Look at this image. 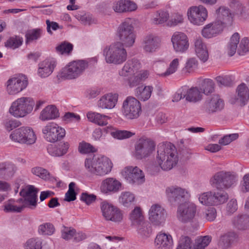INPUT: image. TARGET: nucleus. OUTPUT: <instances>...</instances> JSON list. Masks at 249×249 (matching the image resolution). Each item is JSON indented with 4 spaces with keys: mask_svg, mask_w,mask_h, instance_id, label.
Listing matches in <instances>:
<instances>
[{
    "mask_svg": "<svg viewBox=\"0 0 249 249\" xmlns=\"http://www.w3.org/2000/svg\"><path fill=\"white\" fill-rule=\"evenodd\" d=\"M178 161V152L175 146L169 142H162L158 146L155 164H152L150 168L157 172L160 169L169 171L177 164Z\"/></svg>",
    "mask_w": 249,
    "mask_h": 249,
    "instance_id": "f257e3e1",
    "label": "nucleus"
},
{
    "mask_svg": "<svg viewBox=\"0 0 249 249\" xmlns=\"http://www.w3.org/2000/svg\"><path fill=\"white\" fill-rule=\"evenodd\" d=\"M38 190L33 185H29L25 189L20 191L19 194L23 197L22 205L17 206L11 203H8L4 206V211L6 212H22L25 208H28L31 210H34L37 206Z\"/></svg>",
    "mask_w": 249,
    "mask_h": 249,
    "instance_id": "f03ea898",
    "label": "nucleus"
},
{
    "mask_svg": "<svg viewBox=\"0 0 249 249\" xmlns=\"http://www.w3.org/2000/svg\"><path fill=\"white\" fill-rule=\"evenodd\" d=\"M85 166L91 174L102 176L111 171L112 164L106 157L94 155L89 156L85 160Z\"/></svg>",
    "mask_w": 249,
    "mask_h": 249,
    "instance_id": "7ed1b4c3",
    "label": "nucleus"
},
{
    "mask_svg": "<svg viewBox=\"0 0 249 249\" xmlns=\"http://www.w3.org/2000/svg\"><path fill=\"white\" fill-rule=\"evenodd\" d=\"M238 181V175L234 172L220 171L213 176L210 182L218 190L228 189L233 187Z\"/></svg>",
    "mask_w": 249,
    "mask_h": 249,
    "instance_id": "20e7f679",
    "label": "nucleus"
},
{
    "mask_svg": "<svg viewBox=\"0 0 249 249\" xmlns=\"http://www.w3.org/2000/svg\"><path fill=\"white\" fill-rule=\"evenodd\" d=\"M133 19L126 18L119 26L117 36L121 43L125 47L132 46L135 42L136 35L133 26Z\"/></svg>",
    "mask_w": 249,
    "mask_h": 249,
    "instance_id": "39448f33",
    "label": "nucleus"
},
{
    "mask_svg": "<svg viewBox=\"0 0 249 249\" xmlns=\"http://www.w3.org/2000/svg\"><path fill=\"white\" fill-rule=\"evenodd\" d=\"M124 46L120 42H116L104 49V54L107 63L121 64L127 58V52Z\"/></svg>",
    "mask_w": 249,
    "mask_h": 249,
    "instance_id": "423d86ee",
    "label": "nucleus"
},
{
    "mask_svg": "<svg viewBox=\"0 0 249 249\" xmlns=\"http://www.w3.org/2000/svg\"><path fill=\"white\" fill-rule=\"evenodd\" d=\"M35 105L33 98L22 97L12 103L9 112L16 117H23L31 112Z\"/></svg>",
    "mask_w": 249,
    "mask_h": 249,
    "instance_id": "0eeeda50",
    "label": "nucleus"
},
{
    "mask_svg": "<svg viewBox=\"0 0 249 249\" xmlns=\"http://www.w3.org/2000/svg\"><path fill=\"white\" fill-rule=\"evenodd\" d=\"M141 104L136 98L128 96L124 101L122 112L128 120L137 119L142 113Z\"/></svg>",
    "mask_w": 249,
    "mask_h": 249,
    "instance_id": "6e6552de",
    "label": "nucleus"
},
{
    "mask_svg": "<svg viewBox=\"0 0 249 249\" xmlns=\"http://www.w3.org/2000/svg\"><path fill=\"white\" fill-rule=\"evenodd\" d=\"M88 67L85 60L73 61L62 70L61 76L68 79H74L80 75Z\"/></svg>",
    "mask_w": 249,
    "mask_h": 249,
    "instance_id": "1a4fd4ad",
    "label": "nucleus"
},
{
    "mask_svg": "<svg viewBox=\"0 0 249 249\" xmlns=\"http://www.w3.org/2000/svg\"><path fill=\"white\" fill-rule=\"evenodd\" d=\"M10 137L15 142L27 144H34L36 140L35 132L30 127H21L16 129Z\"/></svg>",
    "mask_w": 249,
    "mask_h": 249,
    "instance_id": "9d476101",
    "label": "nucleus"
},
{
    "mask_svg": "<svg viewBox=\"0 0 249 249\" xmlns=\"http://www.w3.org/2000/svg\"><path fill=\"white\" fill-rule=\"evenodd\" d=\"M155 144L150 139L142 138L135 145V157L141 160L148 157L154 151Z\"/></svg>",
    "mask_w": 249,
    "mask_h": 249,
    "instance_id": "9b49d317",
    "label": "nucleus"
},
{
    "mask_svg": "<svg viewBox=\"0 0 249 249\" xmlns=\"http://www.w3.org/2000/svg\"><path fill=\"white\" fill-rule=\"evenodd\" d=\"M44 139L50 142L59 141L65 136V130L56 124L49 123L42 129Z\"/></svg>",
    "mask_w": 249,
    "mask_h": 249,
    "instance_id": "f8f14e48",
    "label": "nucleus"
},
{
    "mask_svg": "<svg viewBox=\"0 0 249 249\" xmlns=\"http://www.w3.org/2000/svg\"><path fill=\"white\" fill-rule=\"evenodd\" d=\"M122 176L130 184L139 185L145 181L142 171L137 166H128L121 172Z\"/></svg>",
    "mask_w": 249,
    "mask_h": 249,
    "instance_id": "ddd939ff",
    "label": "nucleus"
},
{
    "mask_svg": "<svg viewBox=\"0 0 249 249\" xmlns=\"http://www.w3.org/2000/svg\"><path fill=\"white\" fill-rule=\"evenodd\" d=\"M102 215L107 220L114 222H121L123 218L122 211L117 207L107 201H103L100 204Z\"/></svg>",
    "mask_w": 249,
    "mask_h": 249,
    "instance_id": "4468645a",
    "label": "nucleus"
},
{
    "mask_svg": "<svg viewBox=\"0 0 249 249\" xmlns=\"http://www.w3.org/2000/svg\"><path fill=\"white\" fill-rule=\"evenodd\" d=\"M196 210V206L193 203L182 204L178 208L177 217L182 222H191L195 218Z\"/></svg>",
    "mask_w": 249,
    "mask_h": 249,
    "instance_id": "2eb2a0df",
    "label": "nucleus"
},
{
    "mask_svg": "<svg viewBox=\"0 0 249 249\" xmlns=\"http://www.w3.org/2000/svg\"><path fill=\"white\" fill-rule=\"evenodd\" d=\"M188 16L191 23L195 25H200L206 20L208 12L205 7L200 5L190 8L188 11Z\"/></svg>",
    "mask_w": 249,
    "mask_h": 249,
    "instance_id": "dca6fc26",
    "label": "nucleus"
},
{
    "mask_svg": "<svg viewBox=\"0 0 249 249\" xmlns=\"http://www.w3.org/2000/svg\"><path fill=\"white\" fill-rule=\"evenodd\" d=\"M224 100L218 94H213L208 98L203 106L201 109L208 114H212L221 111L224 108Z\"/></svg>",
    "mask_w": 249,
    "mask_h": 249,
    "instance_id": "f3484780",
    "label": "nucleus"
},
{
    "mask_svg": "<svg viewBox=\"0 0 249 249\" xmlns=\"http://www.w3.org/2000/svg\"><path fill=\"white\" fill-rule=\"evenodd\" d=\"M28 84L27 77L25 75L14 77L7 81L6 90L8 94L14 95L25 89Z\"/></svg>",
    "mask_w": 249,
    "mask_h": 249,
    "instance_id": "a211bd4d",
    "label": "nucleus"
},
{
    "mask_svg": "<svg viewBox=\"0 0 249 249\" xmlns=\"http://www.w3.org/2000/svg\"><path fill=\"white\" fill-rule=\"evenodd\" d=\"M165 193L168 200L171 203H179L188 195L187 190L177 186L167 187Z\"/></svg>",
    "mask_w": 249,
    "mask_h": 249,
    "instance_id": "6ab92c4d",
    "label": "nucleus"
},
{
    "mask_svg": "<svg viewBox=\"0 0 249 249\" xmlns=\"http://www.w3.org/2000/svg\"><path fill=\"white\" fill-rule=\"evenodd\" d=\"M166 213L163 208L156 204L152 205L149 211V219L155 225H161L165 220Z\"/></svg>",
    "mask_w": 249,
    "mask_h": 249,
    "instance_id": "aec40b11",
    "label": "nucleus"
},
{
    "mask_svg": "<svg viewBox=\"0 0 249 249\" xmlns=\"http://www.w3.org/2000/svg\"><path fill=\"white\" fill-rule=\"evenodd\" d=\"M174 50L178 53L186 52L189 46L188 37L182 33H175L171 38Z\"/></svg>",
    "mask_w": 249,
    "mask_h": 249,
    "instance_id": "412c9836",
    "label": "nucleus"
},
{
    "mask_svg": "<svg viewBox=\"0 0 249 249\" xmlns=\"http://www.w3.org/2000/svg\"><path fill=\"white\" fill-rule=\"evenodd\" d=\"M56 62L53 59H47L38 64V74L42 78L49 76L53 71Z\"/></svg>",
    "mask_w": 249,
    "mask_h": 249,
    "instance_id": "4be33fe9",
    "label": "nucleus"
},
{
    "mask_svg": "<svg viewBox=\"0 0 249 249\" xmlns=\"http://www.w3.org/2000/svg\"><path fill=\"white\" fill-rule=\"evenodd\" d=\"M160 40L159 37L150 34L143 39V49L147 53L155 52L160 47Z\"/></svg>",
    "mask_w": 249,
    "mask_h": 249,
    "instance_id": "5701e85b",
    "label": "nucleus"
},
{
    "mask_svg": "<svg viewBox=\"0 0 249 249\" xmlns=\"http://www.w3.org/2000/svg\"><path fill=\"white\" fill-rule=\"evenodd\" d=\"M118 95L109 93L101 97L98 101V107L102 109H110L113 108L117 104Z\"/></svg>",
    "mask_w": 249,
    "mask_h": 249,
    "instance_id": "b1692460",
    "label": "nucleus"
},
{
    "mask_svg": "<svg viewBox=\"0 0 249 249\" xmlns=\"http://www.w3.org/2000/svg\"><path fill=\"white\" fill-rule=\"evenodd\" d=\"M195 51L198 58L203 63L209 58V53L206 44L201 37L196 38L194 41Z\"/></svg>",
    "mask_w": 249,
    "mask_h": 249,
    "instance_id": "393cba45",
    "label": "nucleus"
},
{
    "mask_svg": "<svg viewBox=\"0 0 249 249\" xmlns=\"http://www.w3.org/2000/svg\"><path fill=\"white\" fill-rule=\"evenodd\" d=\"M223 25L217 22H213L206 25L202 30L203 37L210 38L218 35L223 31Z\"/></svg>",
    "mask_w": 249,
    "mask_h": 249,
    "instance_id": "a878e982",
    "label": "nucleus"
},
{
    "mask_svg": "<svg viewBox=\"0 0 249 249\" xmlns=\"http://www.w3.org/2000/svg\"><path fill=\"white\" fill-rule=\"evenodd\" d=\"M141 67L139 60L135 59L129 60L124 64L123 68L119 71V74L121 76L126 77L137 72Z\"/></svg>",
    "mask_w": 249,
    "mask_h": 249,
    "instance_id": "bb28decb",
    "label": "nucleus"
},
{
    "mask_svg": "<svg viewBox=\"0 0 249 249\" xmlns=\"http://www.w3.org/2000/svg\"><path fill=\"white\" fill-rule=\"evenodd\" d=\"M112 9L117 13L133 11L137 9V5L129 0H120L113 3Z\"/></svg>",
    "mask_w": 249,
    "mask_h": 249,
    "instance_id": "cd10ccee",
    "label": "nucleus"
},
{
    "mask_svg": "<svg viewBox=\"0 0 249 249\" xmlns=\"http://www.w3.org/2000/svg\"><path fill=\"white\" fill-rule=\"evenodd\" d=\"M69 146L70 144L68 142H62L57 145L49 144L47 151L52 156L61 157L67 153Z\"/></svg>",
    "mask_w": 249,
    "mask_h": 249,
    "instance_id": "c85d7f7f",
    "label": "nucleus"
},
{
    "mask_svg": "<svg viewBox=\"0 0 249 249\" xmlns=\"http://www.w3.org/2000/svg\"><path fill=\"white\" fill-rule=\"evenodd\" d=\"M121 186V183L114 178H109L104 179L101 185L100 189L102 192H116Z\"/></svg>",
    "mask_w": 249,
    "mask_h": 249,
    "instance_id": "c756f323",
    "label": "nucleus"
},
{
    "mask_svg": "<svg viewBox=\"0 0 249 249\" xmlns=\"http://www.w3.org/2000/svg\"><path fill=\"white\" fill-rule=\"evenodd\" d=\"M217 20L215 22H219L223 25H231L232 22V16L230 10L225 7H220L217 10Z\"/></svg>",
    "mask_w": 249,
    "mask_h": 249,
    "instance_id": "7c9ffc66",
    "label": "nucleus"
},
{
    "mask_svg": "<svg viewBox=\"0 0 249 249\" xmlns=\"http://www.w3.org/2000/svg\"><path fill=\"white\" fill-rule=\"evenodd\" d=\"M155 243L158 248L160 249H170L173 245V240L169 234L159 233L156 237Z\"/></svg>",
    "mask_w": 249,
    "mask_h": 249,
    "instance_id": "2f4dec72",
    "label": "nucleus"
},
{
    "mask_svg": "<svg viewBox=\"0 0 249 249\" xmlns=\"http://www.w3.org/2000/svg\"><path fill=\"white\" fill-rule=\"evenodd\" d=\"M59 116L58 110L54 105L46 107L40 112L39 119L46 121L54 119Z\"/></svg>",
    "mask_w": 249,
    "mask_h": 249,
    "instance_id": "473e14b6",
    "label": "nucleus"
},
{
    "mask_svg": "<svg viewBox=\"0 0 249 249\" xmlns=\"http://www.w3.org/2000/svg\"><path fill=\"white\" fill-rule=\"evenodd\" d=\"M237 95L236 100L241 106L245 105L249 100V89L246 85L242 83L239 85L237 89Z\"/></svg>",
    "mask_w": 249,
    "mask_h": 249,
    "instance_id": "72a5a7b5",
    "label": "nucleus"
},
{
    "mask_svg": "<svg viewBox=\"0 0 249 249\" xmlns=\"http://www.w3.org/2000/svg\"><path fill=\"white\" fill-rule=\"evenodd\" d=\"M233 227L239 230H245L249 227V215L238 214L232 220Z\"/></svg>",
    "mask_w": 249,
    "mask_h": 249,
    "instance_id": "f704fd0d",
    "label": "nucleus"
},
{
    "mask_svg": "<svg viewBox=\"0 0 249 249\" xmlns=\"http://www.w3.org/2000/svg\"><path fill=\"white\" fill-rule=\"evenodd\" d=\"M88 120L100 126H104L108 124L107 121L110 119L108 116L95 112H89L87 114Z\"/></svg>",
    "mask_w": 249,
    "mask_h": 249,
    "instance_id": "c9c22d12",
    "label": "nucleus"
},
{
    "mask_svg": "<svg viewBox=\"0 0 249 249\" xmlns=\"http://www.w3.org/2000/svg\"><path fill=\"white\" fill-rule=\"evenodd\" d=\"M25 249H51L50 245L47 242L43 244L42 240L39 238H31L27 241Z\"/></svg>",
    "mask_w": 249,
    "mask_h": 249,
    "instance_id": "e433bc0d",
    "label": "nucleus"
},
{
    "mask_svg": "<svg viewBox=\"0 0 249 249\" xmlns=\"http://www.w3.org/2000/svg\"><path fill=\"white\" fill-rule=\"evenodd\" d=\"M153 89V87L150 86L138 87L135 90V95L138 99L145 101L151 97Z\"/></svg>",
    "mask_w": 249,
    "mask_h": 249,
    "instance_id": "4c0bfd02",
    "label": "nucleus"
},
{
    "mask_svg": "<svg viewBox=\"0 0 249 249\" xmlns=\"http://www.w3.org/2000/svg\"><path fill=\"white\" fill-rule=\"evenodd\" d=\"M222 190L212 191L213 206L221 205L226 202L229 198L228 194Z\"/></svg>",
    "mask_w": 249,
    "mask_h": 249,
    "instance_id": "58836bf2",
    "label": "nucleus"
},
{
    "mask_svg": "<svg viewBox=\"0 0 249 249\" xmlns=\"http://www.w3.org/2000/svg\"><path fill=\"white\" fill-rule=\"evenodd\" d=\"M186 100L190 102H196L202 99V94L197 88L186 89Z\"/></svg>",
    "mask_w": 249,
    "mask_h": 249,
    "instance_id": "ea45409f",
    "label": "nucleus"
},
{
    "mask_svg": "<svg viewBox=\"0 0 249 249\" xmlns=\"http://www.w3.org/2000/svg\"><path fill=\"white\" fill-rule=\"evenodd\" d=\"M42 34V30L39 28L27 30L25 34V43L29 44L38 39Z\"/></svg>",
    "mask_w": 249,
    "mask_h": 249,
    "instance_id": "a19ab883",
    "label": "nucleus"
},
{
    "mask_svg": "<svg viewBox=\"0 0 249 249\" xmlns=\"http://www.w3.org/2000/svg\"><path fill=\"white\" fill-rule=\"evenodd\" d=\"M148 75V71H140V72L137 75L131 77L128 80L129 86L130 88H133L138 86L147 78Z\"/></svg>",
    "mask_w": 249,
    "mask_h": 249,
    "instance_id": "79ce46f5",
    "label": "nucleus"
},
{
    "mask_svg": "<svg viewBox=\"0 0 249 249\" xmlns=\"http://www.w3.org/2000/svg\"><path fill=\"white\" fill-rule=\"evenodd\" d=\"M239 39L240 36L238 33H234L231 37L227 48L228 53L230 56H232L235 53Z\"/></svg>",
    "mask_w": 249,
    "mask_h": 249,
    "instance_id": "37998d69",
    "label": "nucleus"
},
{
    "mask_svg": "<svg viewBox=\"0 0 249 249\" xmlns=\"http://www.w3.org/2000/svg\"><path fill=\"white\" fill-rule=\"evenodd\" d=\"M215 84L211 79H205L201 84L200 90L201 93L209 95L214 91Z\"/></svg>",
    "mask_w": 249,
    "mask_h": 249,
    "instance_id": "c03bdc74",
    "label": "nucleus"
},
{
    "mask_svg": "<svg viewBox=\"0 0 249 249\" xmlns=\"http://www.w3.org/2000/svg\"><path fill=\"white\" fill-rule=\"evenodd\" d=\"M134 200V195L129 192L122 193L119 197L120 202L125 207L131 206L133 204Z\"/></svg>",
    "mask_w": 249,
    "mask_h": 249,
    "instance_id": "a18cd8bd",
    "label": "nucleus"
},
{
    "mask_svg": "<svg viewBox=\"0 0 249 249\" xmlns=\"http://www.w3.org/2000/svg\"><path fill=\"white\" fill-rule=\"evenodd\" d=\"M112 137L118 140L128 139L135 135V133L125 130L115 129L110 132Z\"/></svg>",
    "mask_w": 249,
    "mask_h": 249,
    "instance_id": "49530a36",
    "label": "nucleus"
},
{
    "mask_svg": "<svg viewBox=\"0 0 249 249\" xmlns=\"http://www.w3.org/2000/svg\"><path fill=\"white\" fill-rule=\"evenodd\" d=\"M137 226L138 233L142 237H148L152 232L151 224L147 221H143Z\"/></svg>",
    "mask_w": 249,
    "mask_h": 249,
    "instance_id": "de8ad7c7",
    "label": "nucleus"
},
{
    "mask_svg": "<svg viewBox=\"0 0 249 249\" xmlns=\"http://www.w3.org/2000/svg\"><path fill=\"white\" fill-rule=\"evenodd\" d=\"M54 226L51 223H45L40 225L38 228V233L42 235L50 236L55 232Z\"/></svg>",
    "mask_w": 249,
    "mask_h": 249,
    "instance_id": "09e8293b",
    "label": "nucleus"
},
{
    "mask_svg": "<svg viewBox=\"0 0 249 249\" xmlns=\"http://www.w3.org/2000/svg\"><path fill=\"white\" fill-rule=\"evenodd\" d=\"M130 219L132 224L136 226L144 221L140 208L136 207L132 211L130 215Z\"/></svg>",
    "mask_w": 249,
    "mask_h": 249,
    "instance_id": "8fccbe9b",
    "label": "nucleus"
},
{
    "mask_svg": "<svg viewBox=\"0 0 249 249\" xmlns=\"http://www.w3.org/2000/svg\"><path fill=\"white\" fill-rule=\"evenodd\" d=\"M73 47V45L71 43L64 41L55 47V50L60 54L69 55L72 52Z\"/></svg>",
    "mask_w": 249,
    "mask_h": 249,
    "instance_id": "3c124183",
    "label": "nucleus"
},
{
    "mask_svg": "<svg viewBox=\"0 0 249 249\" xmlns=\"http://www.w3.org/2000/svg\"><path fill=\"white\" fill-rule=\"evenodd\" d=\"M23 42V38L19 36H15L10 37L5 42V46L12 49H15L20 46Z\"/></svg>",
    "mask_w": 249,
    "mask_h": 249,
    "instance_id": "603ef678",
    "label": "nucleus"
},
{
    "mask_svg": "<svg viewBox=\"0 0 249 249\" xmlns=\"http://www.w3.org/2000/svg\"><path fill=\"white\" fill-rule=\"evenodd\" d=\"M169 14L164 11L158 12L152 18V22L154 24H161L166 22L169 18Z\"/></svg>",
    "mask_w": 249,
    "mask_h": 249,
    "instance_id": "864d4df0",
    "label": "nucleus"
},
{
    "mask_svg": "<svg viewBox=\"0 0 249 249\" xmlns=\"http://www.w3.org/2000/svg\"><path fill=\"white\" fill-rule=\"evenodd\" d=\"M198 199L199 202L206 206H213L212 191L203 193L199 195Z\"/></svg>",
    "mask_w": 249,
    "mask_h": 249,
    "instance_id": "5fc2aeb1",
    "label": "nucleus"
},
{
    "mask_svg": "<svg viewBox=\"0 0 249 249\" xmlns=\"http://www.w3.org/2000/svg\"><path fill=\"white\" fill-rule=\"evenodd\" d=\"M211 241V237L208 235L200 237L196 240L194 249H204Z\"/></svg>",
    "mask_w": 249,
    "mask_h": 249,
    "instance_id": "6e6d98bb",
    "label": "nucleus"
},
{
    "mask_svg": "<svg viewBox=\"0 0 249 249\" xmlns=\"http://www.w3.org/2000/svg\"><path fill=\"white\" fill-rule=\"evenodd\" d=\"M61 237L65 240L71 239L75 233V230L72 227L63 226L61 231Z\"/></svg>",
    "mask_w": 249,
    "mask_h": 249,
    "instance_id": "4d7b16f0",
    "label": "nucleus"
},
{
    "mask_svg": "<svg viewBox=\"0 0 249 249\" xmlns=\"http://www.w3.org/2000/svg\"><path fill=\"white\" fill-rule=\"evenodd\" d=\"M176 249H194L192 247V241L188 236H181Z\"/></svg>",
    "mask_w": 249,
    "mask_h": 249,
    "instance_id": "13d9d810",
    "label": "nucleus"
},
{
    "mask_svg": "<svg viewBox=\"0 0 249 249\" xmlns=\"http://www.w3.org/2000/svg\"><path fill=\"white\" fill-rule=\"evenodd\" d=\"M75 184L73 182H71L69 184V190L65 194V200L68 202L74 201L76 199V194L74 191V188Z\"/></svg>",
    "mask_w": 249,
    "mask_h": 249,
    "instance_id": "bf43d9fd",
    "label": "nucleus"
},
{
    "mask_svg": "<svg viewBox=\"0 0 249 249\" xmlns=\"http://www.w3.org/2000/svg\"><path fill=\"white\" fill-rule=\"evenodd\" d=\"M5 166L4 176L7 178L13 177L17 170L16 165L10 162H5Z\"/></svg>",
    "mask_w": 249,
    "mask_h": 249,
    "instance_id": "052dcab7",
    "label": "nucleus"
},
{
    "mask_svg": "<svg viewBox=\"0 0 249 249\" xmlns=\"http://www.w3.org/2000/svg\"><path fill=\"white\" fill-rule=\"evenodd\" d=\"M234 233H229L223 235L220 237L218 245L224 249H226L230 247L231 243V237L234 235Z\"/></svg>",
    "mask_w": 249,
    "mask_h": 249,
    "instance_id": "680f3d73",
    "label": "nucleus"
},
{
    "mask_svg": "<svg viewBox=\"0 0 249 249\" xmlns=\"http://www.w3.org/2000/svg\"><path fill=\"white\" fill-rule=\"evenodd\" d=\"M215 80L219 87H228L232 84L231 76L228 75L218 76L216 77Z\"/></svg>",
    "mask_w": 249,
    "mask_h": 249,
    "instance_id": "e2e57ef3",
    "label": "nucleus"
},
{
    "mask_svg": "<svg viewBox=\"0 0 249 249\" xmlns=\"http://www.w3.org/2000/svg\"><path fill=\"white\" fill-rule=\"evenodd\" d=\"M78 150L81 153L83 154L93 153L97 151L96 149L94 146L87 142H82L80 143Z\"/></svg>",
    "mask_w": 249,
    "mask_h": 249,
    "instance_id": "0e129e2a",
    "label": "nucleus"
},
{
    "mask_svg": "<svg viewBox=\"0 0 249 249\" xmlns=\"http://www.w3.org/2000/svg\"><path fill=\"white\" fill-rule=\"evenodd\" d=\"M248 51H249V38L244 37L241 40L239 44L237 52L239 55H244L245 53Z\"/></svg>",
    "mask_w": 249,
    "mask_h": 249,
    "instance_id": "69168bd1",
    "label": "nucleus"
},
{
    "mask_svg": "<svg viewBox=\"0 0 249 249\" xmlns=\"http://www.w3.org/2000/svg\"><path fill=\"white\" fill-rule=\"evenodd\" d=\"M32 172L33 174L38 176L43 179H47L49 178V173L45 169L41 167H36L32 169Z\"/></svg>",
    "mask_w": 249,
    "mask_h": 249,
    "instance_id": "338daca9",
    "label": "nucleus"
},
{
    "mask_svg": "<svg viewBox=\"0 0 249 249\" xmlns=\"http://www.w3.org/2000/svg\"><path fill=\"white\" fill-rule=\"evenodd\" d=\"M179 65V60L178 58L173 59L169 65V68L166 71L162 74V75L167 76L174 73L176 71Z\"/></svg>",
    "mask_w": 249,
    "mask_h": 249,
    "instance_id": "774afa93",
    "label": "nucleus"
}]
</instances>
